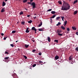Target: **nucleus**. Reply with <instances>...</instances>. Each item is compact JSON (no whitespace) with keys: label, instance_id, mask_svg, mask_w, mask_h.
I'll return each instance as SVG.
<instances>
[{"label":"nucleus","instance_id":"9","mask_svg":"<svg viewBox=\"0 0 78 78\" xmlns=\"http://www.w3.org/2000/svg\"><path fill=\"white\" fill-rule=\"evenodd\" d=\"M6 5V3L5 2H3L2 3V6H5Z\"/></svg>","mask_w":78,"mask_h":78},{"label":"nucleus","instance_id":"50","mask_svg":"<svg viewBox=\"0 0 78 78\" xmlns=\"http://www.w3.org/2000/svg\"><path fill=\"white\" fill-rule=\"evenodd\" d=\"M39 62L40 63H42V62L41 61H39Z\"/></svg>","mask_w":78,"mask_h":78},{"label":"nucleus","instance_id":"47","mask_svg":"<svg viewBox=\"0 0 78 78\" xmlns=\"http://www.w3.org/2000/svg\"><path fill=\"white\" fill-rule=\"evenodd\" d=\"M76 35H78V32H76Z\"/></svg>","mask_w":78,"mask_h":78},{"label":"nucleus","instance_id":"30","mask_svg":"<svg viewBox=\"0 0 78 78\" xmlns=\"http://www.w3.org/2000/svg\"><path fill=\"white\" fill-rule=\"evenodd\" d=\"M23 57L26 59H27V57L25 55H23Z\"/></svg>","mask_w":78,"mask_h":78},{"label":"nucleus","instance_id":"18","mask_svg":"<svg viewBox=\"0 0 78 78\" xmlns=\"http://www.w3.org/2000/svg\"><path fill=\"white\" fill-rule=\"evenodd\" d=\"M61 18H62V20H63V21H64V17L61 16Z\"/></svg>","mask_w":78,"mask_h":78},{"label":"nucleus","instance_id":"13","mask_svg":"<svg viewBox=\"0 0 78 78\" xmlns=\"http://www.w3.org/2000/svg\"><path fill=\"white\" fill-rule=\"evenodd\" d=\"M78 12V11H74V15H75V14H77V13Z\"/></svg>","mask_w":78,"mask_h":78},{"label":"nucleus","instance_id":"17","mask_svg":"<svg viewBox=\"0 0 78 78\" xmlns=\"http://www.w3.org/2000/svg\"><path fill=\"white\" fill-rule=\"evenodd\" d=\"M28 22L29 23H32V22H33V21L31 20H30V21H28Z\"/></svg>","mask_w":78,"mask_h":78},{"label":"nucleus","instance_id":"53","mask_svg":"<svg viewBox=\"0 0 78 78\" xmlns=\"http://www.w3.org/2000/svg\"><path fill=\"white\" fill-rule=\"evenodd\" d=\"M5 2H7V1H8V0H5Z\"/></svg>","mask_w":78,"mask_h":78},{"label":"nucleus","instance_id":"28","mask_svg":"<svg viewBox=\"0 0 78 78\" xmlns=\"http://www.w3.org/2000/svg\"><path fill=\"white\" fill-rule=\"evenodd\" d=\"M8 50H7V51H5V54H9L8 52Z\"/></svg>","mask_w":78,"mask_h":78},{"label":"nucleus","instance_id":"46","mask_svg":"<svg viewBox=\"0 0 78 78\" xmlns=\"http://www.w3.org/2000/svg\"><path fill=\"white\" fill-rule=\"evenodd\" d=\"M27 17H30V15H27Z\"/></svg>","mask_w":78,"mask_h":78},{"label":"nucleus","instance_id":"25","mask_svg":"<svg viewBox=\"0 0 78 78\" xmlns=\"http://www.w3.org/2000/svg\"><path fill=\"white\" fill-rule=\"evenodd\" d=\"M54 42H57V43H58V40H55Z\"/></svg>","mask_w":78,"mask_h":78},{"label":"nucleus","instance_id":"22","mask_svg":"<svg viewBox=\"0 0 78 78\" xmlns=\"http://www.w3.org/2000/svg\"><path fill=\"white\" fill-rule=\"evenodd\" d=\"M58 3H59V4H60V5H62V2L61 1H58Z\"/></svg>","mask_w":78,"mask_h":78},{"label":"nucleus","instance_id":"12","mask_svg":"<svg viewBox=\"0 0 78 78\" xmlns=\"http://www.w3.org/2000/svg\"><path fill=\"white\" fill-rule=\"evenodd\" d=\"M61 28L62 29V30H64L66 29V28H65V27H64V26H62L61 27Z\"/></svg>","mask_w":78,"mask_h":78},{"label":"nucleus","instance_id":"59","mask_svg":"<svg viewBox=\"0 0 78 78\" xmlns=\"http://www.w3.org/2000/svg\"><path fill=\"white\" fill-rule=\"evenodd\" d=\"M33 42H34V41H33Z\"/></svg>","mask_w":78,"mask_h":78},{"label":"nucleus","instance_id":"16","mask_svg":"<svg viewBox=\"0 0 78 78\" xmlns=\"http://www.w3.org/2000/svg\"><path fill=\"white\" fill-rule=\"evenodd\" d=\"M72 56H71L69 57V61H70L72 60Z\"/></svg>","mask_w":78,"mask_h":78},{"label":"nucleus","instance_id":"34","mask_svg":"<svg viewBox=\"0 0 78 78\" xmlns=\"http://www.w3.org/2000/svg\"><path fill=\"white\" fill-rule=\"evenodd\" d=\"M23 14V13L22 12H21L20 13V15H22V14Z\"/></svg>","mask_w":78,"mask_h":78},{"label":"nucleus","instance_id":"19","mask_svg":"<svg viewBox=\"0 0 78 78\" xmlns=\"http://www.w3.org/2000/svg\"><path fill=\"white\" fill-rule=\"evenodd\" d=\"M38 30L39 31H43V29L41 28L39 29H38Z\"/></svg>","mask_w":78,"mask_h":78},{"label":"nucleus","instance_id":"41","mask_svg":"<svg viewBox=\"0 0 78 78\" xmlns=\"http://www.w3.org/2000/svg\"><path fill=\"white\" fill-rule=\"evenodd\" d=\"M38 55H39L40 56H41V55H42V53H38Z\"/></svg>","mask_w":78,"mask_h":78},{"label":"nucleus","instance_id":"39","mask_svg":"<svg viewBox=\"0 0 78 78\" xmlns=\"http://www.w3.org/2000/svg\"><path fill=\"white\" fill-rule=\"evenodd\" d=\"M76 50V51H78V48L77 47L75 49Z\"/></svg>","mask_w":78,"mask_h":78},{"label":"nucleus","instance_id":"54","mask_svg":"<svg viewBox=\"0 0 78 78\" xmlns=\"http://www.w3.org/2000/svg\"><path fill=\"white\" fill-rule=\"evenodd\" d=\"M34 16H36V14L35 13L34 14Z\"/></svg>","mask_w":78,"mask_h":78},{"label":"nucleus","instance_id":"29","mask_svg":"<svg viewBox=\"0 0 78 78\" xmlns=\"http://www.w3.org/2000/svg\"><path fill=\"white\" fill-rule=\"evenodd\" d=\"M26 33H29L30 32V31H29V30H26Z\"/></svg>","mask_w":78,"mask_h":78},{"label":"nucleus","instance_id":"8","mask_svg":"<svg viewBox=\"0 0 78 78\" xmlns=\"http://www.w3.org/2000/svg\"><path fill=\"white\" fill-rule=\"evenodd\" d=\"M5 12V8H3L1 10V12Z\"/></svg>","mask_w":78,"mask_h":78},{"label":"nucleus","instance_id":"48","mask_svg":"<svg viewBox=\"0 0 78 78\" xmlns=\"http://www.w3.org/2000/svg\"><path fill=\"white\" fill-rule=\"evenodd\" d=\"M33 1V0H30V2H32Z\"/></svg>","mask_w":78,"mask_h":78},{"label":"nucleus","instance_id":"56","mask_svg":"<svg viewBox=\"0 0 78 78\" xmlns=\"http://www.w3.org/2000/svg\"><path fill=\"white\" fill-rule=\"evenodd\" d=\"M18 42V41H16V42Z\"/></svg>","mask_w":78,"mask_h":78},{"label":"nucleus","instance_id":"20","mask_svg":"<svg viewBox=\"0 0 78 78\" xmlns=\"http://www.w3.org/2000/svg\"><path fill=\"white\" fill-rule=\"evenodd\" d=\"M56 15H54L52 16L51 17V18H52L53 19L54 18H55V17H56Z\"/></svg>","mask_w":78,"mask_h":78},{"label":"nucleus","instance_id":"45","mask_svg":"<svg viewBox=\"0 0 78 78\" xmlns=\"http://www.w3.org/2000/svg\"><path fill=\"white\" fill-rule=\"evenodd\" d=\"M1 34L2 36H4V34L3 33H1Z\"/></svg>","mask_w":78,"mask_h":78},{"label":"nucleus","instance_id":"11","mask_svg":"<svg viewBox=\"0 0 78 78\" xmlns=\"http://www.w3.org/2000/svg\"><path fill=\"white\" fill-rule=\"evenodd\" d=\"M55 13H56V12H55V11H52L51 12V13H52V14H55Z\"/></svg>","mask_w":78,"mask_h":78},{"label":"nucleus","instance_id":"55","mask_svg":"<svg viewBox=\"0 0 78 78\" xmlns=\"http://www.w3.org/2000/svg\"><path fill=\"white\" fill-rule=\"evenodd\" d=\"M25 9H26V10L27 11V9L26 8H25Z\"/></svg>","mask_w":78,"mask_h":78},{"label":"nucleus","instance_id":"35","mask_svg":"<svg viewBox=\"0 0 78 78\" xmlns=\"http://www.w3.org/2000/svg\"><path fill=\"white\" fill-rule=\"evenodd\" d=\"M36 66V64H34V65H33L32 66H33V67H35Z\"/></svg>","mask_w":78,"mask_h":78},{"label":"nucleus","instance_id":"51","mask_svg":"<svg viewBox=\"0 0 78 78\" xmlns=\"http://www.w3.org/2000/svg\"><path fill=\"white\" fill-rule=\"evenodd\" d=\"M29 29V28L28 27L27 28L26 30H28V29Z\"/></svg>","mask_w":78,"mask_h":78},{"label":"nucleus","instance_id":"31","mask_svg":"<svg viewBox=\"0 0 78 78\" xmlns=\"http://www.w3.org/2000/svg\"><path fill=\"white\" fill-rule=\"evenodd\" d=\"M58 35H59V36H62V34H61L58 33Z\"/></svg>","mask_w":78,"mask_h":78},{"label":"nucleus","instance_id":"37","mask_svg":"<svg viewBox=\"0 0 78 78\" xmlns=\"http://www.w3.org/2000/svg\"><path fill=\"white\" fill-rule=\"evenodd\" d=\"M31 67H32V66H30L29 67V69H31H31H32Z\"/></svg>","mask_w":78,"mask_h":78},{"label":"nucleus","instance_id":"15","mask_svg":"<svg viewBox=\"0 0 78 78\" xmlns=\"http://www.w3.org/2000/svg\"><path fill=\"white\" fill-rule=\"evenodd\" d=\"M67 21H66L64 22V24H63V25L64 26H65L67 24Z\"/></svg>","mask_w":78,"mask_h":78},{"label":"nucleus","instance_id":"49","mask_svg":"<svg viewBox=\"0 0 78 78\" xmlns=\"http://www.w3.org/2000/svg\"><path fill=\"white\" fill-rule=\"evenodd\" d=\"M37 18V16H35V17H34V19H36V18Z\"/></svg>","mask_w":78,"mask_h":78},{"label":"nucleus","instance_id":"42","mask_svg":"<svg viewBox=\"0 0 78 78\" xmlns=\"http://www.w3.org/2000/svg\"><path fill=\"white\" fill-rule=\"evenodd\" d=\"M10 45L12 47H14V45H13V44H11Z\"/></svg>","mask_w":78,"mask_h":78},{"label":"nucleus","instance_id":"57","mask_svg":"<svg viewBox=\"0 0 78 78\" xmlns=\"http://www.w3.org/2000/svg\"><path fill=\"white\" fill-rule=\"evenodd\" d=\"M35 33H36V31H35Z\"/></svg>","mask_w":78,"mask_h":78},{"label":"nucleus","instance_id":"52","mask_svg":"<svg viewBox=\"0 0 78 78\" xmlns=\"http://www.w3.org/2000/svg\"><path fill=\"white\" fill-rule=\"evenodd\" d=\"M19 23V22H17V24H18V23Z\"/></svg>","mask_w":78,"mask_h":78},{"label":"nucleus","instance_id":"58","mask_svg":"<svg viewBox=\"0 0 78 78\" xmlns=\"http://www.w3.org/2000/svg\"><path fill=\"white\" fill-rule=\"evenodd\" d=\"M30 37H31V36H30Z\"/></svg>","mask_w":78,"mask_h":78},{"label":"nucleus","instance_id":"23","mask_svg":"<svg viewBox=\"0 0 78 78\" xmlns=\"http://www.w3.org/2000/svg\"><path fill=\"white\" fill-rule=\"evenodd\" d=\"M62 31L61 30H57V33H61Z\"/></svg>","mask_w":78,"mask_h":78},{"label":"nucleus","instance_id":"38","mask_svg":"<svg viewBox=\"0 0 78 78\" xmlns=\"http://www.w3.org/2000/svg\"><path fill=\"white\" fill-rule=\"evenodd\" d=\"M51 10H52V9H49L48 10H47V11H51Z\"/></svg>","mask_w":78,"mask_h":78},{"label":"nucleus","instance_id":"40","mask_svg":"<svg viewBox=\"0 0 78 78\" xmlns=\"http://www.w3.org/2000/svg\"><path fill=\"white\" fill-rule=\"evenodd\" d=\"M53 20H52V19L51 18L50 19V21H51V23L52 22Z\"/></svg>","mask_w":78,"mask_h":78},{"label":"nucleus","instance_id":"36","mask_svg":"<svg viewBox=\"0 0 78 78\" xmlns=\"http://www.w3.org/2000/svg\"><path fill=\"white\" fill-rule=\"evenodd\" d=\"M67 30L68 31H70V29H69V28H67Z\"/></svg>","mask_w":78,"mask_h":78},{"label":"nucleus","instance_id":"10","mask_svg":"<svg viewBox=\"0 0 78 78\" xmlns=\"http://www.w3.org/2000/svg\"><path fill=\"white\" fill-rule=\"evenodd\" d=\"M42 25V22H41L40 24L38 25V27H41Z\"/></svg>","mask_w":78,"mask_h":78},{"label":"nucleus","instance_id":"4","mask_svg":"<svg viewBox=\"0 0 78 78\" xmlns=\"http://www.w3.org/2000/svg\"><path fill=\"white\" fill-rule=\"evenodd\" d=\"M59 58V56L58 55L55 56V59L56 60H57V59H58Z\"/></svg>","mask_w":78,"mask_h":78},{"label":"nucleus","instance_id":"7","mask_svg":"<svg viewBox=\"0 0 78 78\" xmlns=\"http://www.w3.org/2000/svg\"><path fill=\"white\" fill-rule=\"evenodd\" d=\"M50 40H51V38L50 37H48V40L49 42H50Z\"/></svg>","mask_w":78,"mask_h":78},{"label":"nucleus","instance_id":"32","mask_svg":"<svg viewBox=\"0 0 78 78\" xmlns=\"http://www.w3.org/2000/svg\"><path fill=\"white\" fill-rule=\"evenodd\" d=\"M21 23L22 25H25V22H21Z\"/></svg>","mask_w":78,"mask_h":78},{"label":"nucleus","instance_id":"2","mask_svg":"<svg viewBox=\"0 0 78 78\" xmlns=\"http://www.w3.org/2000/svg\"><path fill=\"white\" fill-rule=\"evenodd\" d=\"M27 3L30 5H32L33 8H36V4H35V3L33 2L31 3V2H28Z\"/></svg>","mask_w":78,"mask_h":78},{"label":"nucleus","instance_id":"21","mask_svg":"<svg viewBox=\"0 0 78 78\" xmlns=\"http://www.w3.org/2000/svg\"><path fill=\"white\" fill-rule=\"evenodd\" d=\"M61 23L58 22L57 24H56V26H58V25H61Z\"/></svg>","mask_w":78,"mask_h":78},{"label":"nucleus","instance_id":"5","mask_svg":"<svg viewBox=\"0 0 78 78\" xmlns=\"http://www.w3.org/2000/svg\"><path fill=\"white\" fill-rule=\"evenodd\" d=\"M25 48H28V47H29V44H26L25 45Z\"/></svg>","mask_w":78,"mask_h":78},{"label":"nucleus","instance_id":"44","mask_svg":"<svg viewBox=\"0 0 78 78\" xmlns=\"http://www.w3.org/2000/svg\"><path fill=\"white\" fill-rule=\"evenodd\" d=\"M6 38H7V37H4V40H6Z\"/></svg>","mask_w":78,"mask_h":78},{"label":"nucleus","instance_id":"3","mask_svg":"<svg viewBox=\"0 0 78 78\" xmlns=\"http://www.w3.org/2000/svg\"><path fill=\"white\" fill-rule=\"evenodd\" d=\"M31 30H34L35 31H37V30H36V29H35V27H32Z\"/></svg>","mask_w":78,"mask_h":78},{"label":"nucleus","instance_id":"14","mask_svg":"<svg viewBox=\"0 0 78 78\" xmlns=\"http://www.w3.org/2000/svg\"><path fill=\"white\" fill-rule=\"evenodd\" d=\"M77 2H78V0H76L74 1L73 4H75V3H77Z\"/></svg>","mask_w":78,"mask_h":78},{"label":"nucleus","instance_id":"6","mask_svg":"<svg viewBox=\"0 0 78 78\" xmlns=\"http://www.w3.org/2000/svg\"><path fill=\"white\" fill-rule=\"evenodd\" d=\"M72 28L73 30H76V28L75 27H72Z\"/></svg>","mask_w":78,"mask_h":78},{"label":"nucleus","instance_id":"26","mask_svg":"<svg viewBox=\"0 0 78 78\" xmlns=\"http://www.w3.org/2000/svg\"><path fill=\"white\" fill-rule=\"evenodd\" d=\"M60 19V17L58 16V17H57L56 18V20H59Z\"/></svg>","mask_w":78,"mask_h":78},{"label":"nucleus","instance_id":"1","mask_svg":"<svg viewBox=\"0 0 78 78\" xmlns=\"http://www.w3.org/2000/svg\"><path fill=\"white\" fill-rule=\"evenodd\" d=\"M70 5L65 2V1H63V4L62 6L61 10L63 11H67L70 9Z\"/></svg>","mask_w":78,"mask_h":78},{"label":"nucleus","instance_id":"33","mask_svg":"<svg viewBox=\"0 0 78 78\" xmlns=\"http://www.w3.org/2000/svg\"><path fill=\"white\" fill-rule=\"evenodd\" d=\"M16 33V31L13 30V31H12V34H13V33Z\"/></svg>","mask_w":78,"mask_h":78},{"label":"nucleus","instance_id":"43","mask_svg":"<svg viewBox=\"0 0 78 78\" xmlns=\"http://www.w3.org/2000/svg\"><path fill=\"white\" fill-rule=\"evenodd\" d=\"M33 52H35L36 51V50H33L32 51Z\"/></svg>","mask_w":78,"mask_h":78},{"label":"nucleus","instance_id":"24","mask_svg":"<svg viewBox=\"0 0 78 78\" xmlns=\"http://www.w3.org/2000/svg\"><path fill=\"white\" fill-rule=\"evenodd\" d=\"M27 2V0H23V3H26Z\"/></svg>","mask_w":78,"mask_h":78},{"label":"nucleus","instance_id":"27","mask_svg":"<svg viewBox=\"0 0 78 78\" xmlns=\"http://www.w3.org/2000/svg\"><path fill=\"white\" fill-rule=\"evenodd\" d=\"M9 57H5L4 59H5H5H9Z\"/></svg>","mask_w":78,"mask_h":78}]
</instances>
